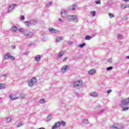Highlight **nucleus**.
I'll return each mask as SVG.
<instances>
[{
	"label": "nucleus",
	"instance_id": "12",
	"mask_svg": "<svg viewBox=\"0 0 129 129\" xmlns=\"http://www.w3.org/2000/svg\"><path fill=\"white\" fill-rule=\"evenodd\" d=\"M77 7V5H76V3L73 4L72 6H70L69 7V9L70 11H75V9Z\"/></svg>",
	"mask_w": 129,
	"mask_h": 129
},
{
	"label": "nucleus",
	"instance_id": "15",
	"mask_svg": "<svg viewBox=\"0 0 129 129\" xmlns=\"http://www.w3.org/2000/svg\"><path fill=\"white\" fill-rule=\"evenodd\" d=\"M66 11L62 10L61 12V15L62 18H66Z\"/></svg>",
	"mask_w": 129,
	"mask_h": 129
},
{
	"label": "nucleus",
	"instance_id": "23",
	"mask_svg": "<svg viewBox=\"0 0 129 129\" xmlns=\"http://www.w3.org/2000/svg\"><path fill=\"white\" fill-rule=\"evenodd\" d=\"M63 54L64 52L63 51H61L58 53V58H60V57H62V56H63Z\"/></svg>",
	"mask_w": 129,
	"mask_h": 129
},
{
	"label": "nucleus",
	"instance_id": "41",
	"mask_svg": "<svg viewBox=\"0 0 129 129\" xmlns=\"http://www.w3.org/2000/svg\"><path fill=\"white\" fill-rule=\"evenodd\" d=\"M107 62H108L109 63H112V59H111V58H109L107 60Z\"/></svg>",
	"mask_w": 129,
	"mask_h": 129
},
{
	"label": "nucleus",
	"instance_id": "47",
	"mask_svg": "<svg viewBox=\"0 0 129 129\" xmlns=\"http://www.w3.org/2000/svg\"><path fill=\"white\" fill-rule=\"evenodd\" d=\"M11 48H12V49H16V46L15 45H12Z\"/></svg>",
	"mask_w": 129,
	"mask_h": 129
},
{
	"label": "nucleus",
	"instance_id": "31",
	"mask_svg": "<svg viewBox=\"0 0 129 129\" xmlns=\"http://www.w3.org/2000/svg\"><path fill=\"white\" fill-rule=\"evenodd\" d=\"M109 17L110 18V19H112V18H114V15L111 13H109Z\"/></svg>",
	"mask_w": 129,
	"mask_h": 129
},
{
	"label": "nucleus",
	"instance_id": "2",
	"mask_svg": "<svg viewBox=\"0 0 129 129\" xmlns=\"http://www.w3.org/2000/svg\"><path fill=\"white\" fill-rule=\"evenodd\" d=\"M69 21H72L73 23H78V17L76 15H70L68 17Z\"/></svg>",
	"mask_w": 129,
	"mask_h": 129
},
{
	"label": "nucleus",
	"instance_id": "25",
	"mask_svg": "<svg viewBox=\"0 0 129 129\" xmlns=\"http://www.w3.org/2000/svg\"><path fill=\"white\" fill-rule=\"evenodd\" d=\"M10 98H11V99H12V100H15V99H18V98H19V97H16V98L14 97L13 95H11L10 96Z\"/></svg>",
	"mask_w": 129,
	"mask_h": 129
},
{
	"label": "nucleus",
	"instance_id": "48",
	"mask_svg": "<svg viewBox=\"0 0 129 129\" xmlns=\"http://www.w3.org/2000/svg\"><path fill=\"white\" fill-rule=\"evenodd\" d=\"M58 21L60 22V23H63V21L61 19H58Z\"/></svg>",
	"mask_w": 129,
	"mask_h": 129
},
{
	"label": "nucleus",
	"instance_id": "45",
	"mask_svg": "<svg viewBox=\"0 0 129 129\" xmlns=\"http://www.w3.org/2000/svg\"><path fill=\"white\" fill-rule=\"evenodd\" d=\"M29 54V52H25L23 53V55H28Z\"/></svg>",
	"mask_w": 129,
	"mask_h": 129
},
{
	"label": "nucleus",
	"instance_id": "1",
	"mask_svg": "<svg viewBox=\"0 0 129 129\" xmlns=\"http://www.w3.org/2000/svg\"><path fill=\"white\" fill-rule=\"evenodd\" d=\"M25 24L26 27H30L33 26V25H37V24H38V20H34L30 21H25Z\"/></svg>",
	"mask_w": 129,
	"mask_h": 129
},
{
	"label": "nucleus",
	"instance_id": "5",
	"mask_svg": "<svg viewBox=\"0 0 129 129\" xmlns=\"http://www.w3.org/2000/svg\"><path fill=\"white\" fill-rule=\"evenodd\" d=\"M129 103V98L126 99H122L121 100V106L123 107V106H126Z\"/></svg>",
	"mask_w": 129,
	"mask_h": 129
},
{
	"label": "nucleus",
	"instance_id": "39",
	"mask_svg": "<svg viewBox=\"0 0 129 129\" xmlns=\"http://www.w3.org/2000/svg\"><path fill=\"white\" fill-rule=\"evenodd\" d=\"M10 59H11V60H12L13 61H14V60H15V57H14L13 56L10 55Z\"/></svg>",
	"mask_w": 129,
	"mask_h": 129
},
{
	"label": "nucleus",
	"instance_id": "29",
	"mask_svg": "<svg viewBox=\"0 0 129 129\" xmlns=\"http://www.w3.org/2000/svg\"><path fill=\"white\" fill-rule=\"evenodd\" d=\"M85 45H86V43H83L79 45V47L80 48H83V47H84V46H85Z\"/></svg>",
	"mask_w": 129,
	"mask_h": 129
},
{
	"label": "nucleus",
	"instance_id": "34",
	"mask_svg": "<svg viewBox=\"0 0 129 129\" xmlns=\"http://www.w3.org/2000/svg\"><path fill=\"white\" fill-rule=\"evenodd\" d=\"M121 9H122V10H124V9H125V5L121 4Z\"/></svg>",
	"mask_w": 129,
	"mask_h": 129
},
{
	"label": "nucleus",
	"instance_id": "3",
	"mask_svg": "<svg viewBox=\"0 0 129 129\" xmlns=\"http://www.w3.org/2000/svg\"><path fill=\"white\" fill-rule=\"evenodd\" d=\"M61 124V125H63V126H64V125H66V123H65V122L63 121H61V122L60 121H58L55 123L54 125L52 126V129L58 128V127H60Z\"/></svg>",
	"mask_w": 129,
	"mask_h": 129
},
{
	"label": "nucleus",
	"instance_id": "19",
	"mask_svg": "<svg viewBox=\"0 0 129 129\" xmlns=\"http://www.w3.org/2000/svg\"><path fill=\"white\" fill-rule=\"evenodd\" d=\"M117 37L119 40H121V39H123V36L119 33L117 34Z\"/></svg>",
	"mask_w": 129,
	"mask_h": 129
},
{
	"label": "nucleus",
	"instance_id": "16",
	"mask_svg": "<svg viewBox=\"0 0 129 129\" xmlns=\"http://www.w3.org/2000/svg\"><path fill=\"white\" fill-rule=\"evenodd\" d=\"M64 37L63 36L61 37H57L56 38V42H61V41H62V40H63Z\"/></svg>",
	"mask_w": 129,
	"mask_h": 129
},
{
	"label": "nucleus",
	"instance_id": "11",
	"mask_svg": "<svg viewBox=\"0 0 129 129\" xmlns=\"http://www.w3.org/2000/svg\"><path fill=\"white\" fill-rule=\"evenodd\" d=\"M49 31L51 33H53V34H56V33H58L59 32V30L57 29H54V28L50 27L49 28Z\"/></svg>",
	"mask_w": 129,
	"mask_h": 129
},
{
	"label": "nucleus",
	"instance_id": "54",
	"mask_svg": "<svg viewBox=\"0 0 129 129\" xmlns=\"http://www.w3.org/2000/svg\"><path fill=\"white\" fill-rule=\"evenodd\" d=\"M126 59H129V55L126 56Z\"/></svg>",
	"mask_w": 129,
	"mask_h": 129
},
{
	"label": "nucleus",
	"instance_id": "49",
	"mask_svg": "<svg viewBox=\"0 0 129 129\" xmlns=\"http://www.w3.org/2000/svg\"><path fill=\"white\" fill-rule=\"evenodd\" d=\"M68 58L67 57H65L63 59V62H65L66 61V60H67Z\"/></svg>",
	"mask_w": 129,
	"mask_h": 129
},
{
	"label": "nucleus",
	"instance_id": "38",
	"mask_svg": "<svg viewBox=\"0 0 129 129\" xmlns=\"http://www.w3.org/2000/svg\"><path fill=\"white\" fill-rule=\"evenodd\" d=\"M20 20H21L22 21H24V20H25V16L22 15L21 16Z\"/></svg>",
	"mask_w": 129,
	"mask_h": 129
},
{
	"label": "nucleus",
	"instance_id": "4",
	"mask_svg": "<svg viewBox=\"0 0 129 129\" xmlns=\"http://www.w3.org/2000/svg\"><path fill=\"white\" fill-rule=\"evenodd\" d=\"M23 34L24 35L25 37H26V38H32V37H33V32L27 29L24 30Z\"/></svg>",
	"mask_w": 129,
	"mask_h": 129
},
{
	"label": "nucleus",
	"instance_id": "44",
	"mask_svg": "<svg viewBox=\"0 0 129 129\" xmlns=\"http://www.w3.org/2000/svg\"><path fill=\"white\" fill-rule=\"evenodd\" d=\"M73 44V42L72 41H70L68 42V45H72Z\"/></svg>",
	"mask_w": 129,
	"mask_h": 129
},
{
	"label": "nucleus",
	"instance_id": "37",
	"mask_svg": "<svg viewBox=\"0 0 129 129\" xmlns=\"http://www.w3.org/2000/svg\"><path fill=\"white\" fill-rule=\"evenodd\" d=\"M23 125V124L22 123H19L17 125V127H20Z\"/></svg>",
	"mask_w": 129,
	"mask_h": 129
},
{
	"label": "nucleus",
	"instance_id": "8",
	"mask_svg": "<svg viewBox=\"0 0 129 129\" xmlns=\"http://www.w3.org/2000/svg\"><path fill=\"white\" fill-rule=\"evenodd\" d=\"M113 128L116 129H123V125L122 124L118 123L116 125H113L112 126Z\"/></svg>",
	"mask_w": 129,
	"mask_h": 129
},
{
	"label": "nucleus",
	"instance_id": "20",
	"mask_svg": "<svg viewBox=\"0 0 129 129\" xmlns=\"http://www.w3.org/2000/svg\"><path fill=\"white\" fill-rule=\"evenodd\" d=\"M83 122L84 124L87 125L89 123V121H88V119H84L83 120Z\"/></svg>",
	"mask_w": 129,
	"mask_h": 129
},
{
	"label": "nucleus",
	"instance_id": "24",
	"mask_svg": "<svg viewBox=\"0 0 129 129\" xmlns=\"http://www.w3.org/2000/svg\"><path fill=\"white\" fill-rule=\"evenodd\" d=\"M40 103H41L42 104H44V103H46V100L44 99H41L39 101Z\"/></svg>",
	"mask_w": 129,
	"mask_h": 129
},
{
	"label": "nucleus",
	"instance_id": "35",
	"mask_svg": "<svg viewBox=\"0 0 129 129\" xmlns=\"http://www.w3.org/2000/svg\"><path fill=\"white\" fill-rule=\"evenodd\" d=\"M96 5H100L101 4V2H100V0H98L97 1H95Z\"/></svg>",
	"mask_w": 129,
	"mask_h": 129
},
{
	"label": "nucleus",
	"instance_id": "51",
	"mask_svg": "<svg viewBox=\"0 0 129 129\" xmlns=\"http://www.w3.org/2000/svg\"><path fill=\"white\" fill-rule=\"evenodd\" d=\"M123 2H125V3H128L129 0H123Z\"/></svg>",
	"mask_w": 129,
	"mask_h": 129
},
{
	"label": "nucleus",
	"instance_id": "46",
	"mask_svg": "<svg viewBox=\"0 0 129 129\" xmlns=\"http://www.w3.org/2000/svg\"><path fill=\"white\" fill-rule=\"evenodd\" d=\"M129 9V5L127 4L126 5H125V9Z\"/></svg>",
	"mask_w": 129,
	"mask_h": 129
},
{
	"label": "nucleus",
	"instance_id": "28",
	"mask_svg": "<svg viewBox=\"0 0 129 129\" xmlns=\"http://www.w3.org/2000/svg\"><path fill=\"white\" fill-rule=\"evenodd\" d=\"M26 29H24V28H20L18 30V31L19 32H20L21 33H23V34H24V32H25V30Z\"/></svg>",
	"mask_w": 129,
	"mask_h": 129
},
{
	"label": "nucleus",
	"instance_id": "32",
	"mask_svg": "<svg viewBox=\"0 0 129 129\" xmlns=\"http://www.w3.org/2000/svg\"><path fill=\"white\" fill-rule=\"evenodd\" d=\"M107 71H110V70H112V67H109L106 68Z\"/></svg>",
	"mask_w": 129,
	"mask_h": 129
},
{
	"label": "nucleus",
	"instance_id": "40",
	"mask_svg": "<svg viewBox=\"0 0 129 129\" xmlns=\"http://www.w3.org/2000/svg\"><path fill=\"white\" fill-rule=\"evenodd\" d=\"M51 115H49L48 117H47V121H49V120H51Z\"/></svg>",
	"mask_w": 129,
	"mask_h": 129
},
{
	"label": "nucleus",
	"instance_id": "9",
	"mask_svg": "<svg viewBox=\"0 0 129 129\" xmlns=\"http://www.w3.org/2000/svg\"><path fill=\"white\" fill-rule=\"evenodd\" d=\"M69 70V66H63L61 68V72L62 73H65V72L68 71Z\"/></svg>",
	"mask_w": 129,
	"mask_h": 129
},
{
	"label": "nucleus",
	"instance_id": "36",
	"mask_svg": "<svg viewBox=\"0 0 129 129\" xmlns=\"http://www.w3.org/2000/svg\"><path fill=\"white\" fill-rule=\"evenodd\" d=\"M91 14L92 15L93 17H95V14H96V12L95 11H92L91 12Z\"/></svg>",
	"mask_w": 129,
	"mask_h": 129
},
{
	"label": "nucleus",
	"instance_id": "18",
	"mask_svg": "<svg viewBox=\"0 0 129 129\" xmlns=\"http://www.w3.org/2000/svg\"><path fill=\"white\" fill-rule=\"evenodd\" d=\"M18 30V29L17 26H13L11 28V31H12V32H17Z\"/></svg>",
	"mask_w": 129,
	"mask_h": 129
},
{
	"label": "nucleus",
	"instance_id": "53",
	"mask_svg": "<svg viewBox=\"0 0 129 129\" xmlns=\"http://www.w3.org/2000/svg\"><path fill=\"white\" fill-rule=\"evenodd\" d=\"M126 19H127V18L126 17V16H124L123 19L126 20Z\"/></svg>",
	"mask_w": 129,
	"mask_h": 129
},
{
	"label": "nucleus",
	"instance_id": "52",
	"mask_svg": "<svg viewBox=\"0 0 129 129\" xmlns=\"http://www.w3.org/2000/svg\"><path fill=\"white\" fill-rule=\"evenodd\" d=\"M7 76H8V74H5V75H4L3 76V77H7Z\"/></svg>",
	"mask_w": 129,
	"mask_h": 129
},
{
	"label": "nucleus",
	"instance_id": "21",
	"mask_svg": "<svg viewBox=\"0 0 129 129\" xmlns=\"http://www.w3.org/2000/svg\"><path fill=\"white\" fill-rule=\"evenodd\" d=\"M91 39H92V37L90 35H87L85 37V39L88 40H91Z\"/></svg>",
	"mask_w": 129,
	"mask_h": 129
},
{
	"label": "nucleus",
	"instance_id": "33",
	"mask_svg": "<svg viewBox=\"0 0 129 129\" xmlns=\"http://www.w3.org/2000/svg\"><path fill=\"white\" fill-rule=\"evenodd\" d=\"M122 110L123 111H126V110H128V107H123L122 108Z\"/></svg>",
	"mask_w": 129,
	"mask_h": 129
},
{
	"label": "nucleus",
	"instance_id": "10",
	"mask_svg": "<svg viewBox=\"0 0 129 129\" xmlns=\"http://www.w3.org/2000/svg\"><path fill=\"white\" fill-rule=\"evenodd\" d=\"M15 7H17V4H11L9 8H8V13H11L14 9H15Z\"/></svg>",
	"mask_w": 129,
	"mask_h": 129
},
{
	"label": "nucleus",
	"instance_id": "6",
	"mask_svg": "<svg viewBox=\"0 0 129 129\" xmlns=\"http://www.w3.org/2000/svg\"><path fill=\"white\" fill-rule=\"evenodd\" d=\"M37 82V79L36 78H32L31 80L28 81V85L30 87H33L34 84Z\"/></svg>",
	"mask_w": 129,
	"mask_h": 129
},
{
	"label": "nucleus",
	"instance_id": "50",
	"mask_svg": "<svg viewBox=\"0 0 129 129\" xmlns=\"http://www.w3.org/2000/svg\"><path fill=\"white\" fill-rule=\"evenodd\" d=\"M42 41H43V42H46V38H43L42 39Z\"/></svg>",
	"mask_w": 129,
	"mask_h": 129
},
{
	"label": "nucleus",
	"instance_id": "42",
	"mask_svg": "<svg viewBox=\"0 0 129 129\" xmlns=\"http://www.w3.org/2000/svg\"><path fill=\"white\" fill-rule=\"evenodd\" d=\"M112 92V90H108L107 91V93H108V94H109V93H111Z\"/></svg>",
	"mask_w": 129,
	"mask_h": 129
},
{
	"label": "nucleus",
	"instance_id": "55",
	"mask_svg": "<svg viewBox=\"0 0 129 129\" xmlns=\"http://www.w3.org/2000/svg\"><path fill=\"white\" fill-rule=\"evenodd\" d=\"M103 111H104V110H102L101 111V112H103Z\"/></svg>",
	"mask_w": 129,
	"mask_h": 129
},
{
	"label": "nucleus",
	"instance_id": "57",
	"mask_svg": "<svg viewBox=\"0 0 129 129\" xmlns=\"http://www.w3.org/2000/svg\"><path fill=\"white\" fill-rule=\"evenodd\" d=\"M2 99V98H0V99Z\"/></svg>",
	"mask_w": 129,
	"mask_h": 129
},
{
	"label": "nucleus",
	"instance_id": "7",
	"mask_svg": "<svg viewBox=\"0 0 129 129\" xmlns=\"http://www.w3.org/2000/svg\"><path fill=\"white\" fill-rule=\"evenodd\" d=\"M83 85V82L82 80L77 81L74 82L73 86L74 87H80Z\"/></svg>",
	"mask_w": 129,
	"mask_h": 129
},
{
	"label": "nucleus",
	"instance_id": "14",
	"mask_svg": "<svg viewBox=\"0 0 129 129\" xmlns=\"http://www.w3.org/2000/svg\"><path fill=\"white\" fill-rule=\"evenodd\" d=\"M96 71L94 69H91L88 72V74H90V75H93V74H95V73Z\"/></svg>",
	"mask_w": 129,
	"mask_h": 129
},
{
	"label": "nucleus",
	"instance_id": "17",
	"mask_svg": "<svg viewBox=\"0 0 129 129\" xmlns=\"http://www.w3.org/2000/svg\"><path fill=\"white\" fill-rule=\"evenodd\" d=\"M35 61H37V62L41 61V56L39 55H36L35 57Z\"/></svg>",
	"mask_w": 129,
	"mask_h": 129
},
{
	"label": "nucleus",
	"instance_id": "43",
	"mask_svg": "<svg viewBox=\"0 0 129 129\" xmlns=\"http://www.w3.org/2000/svg\"><path fill=\"white\" fill-rule=\"evenodd\" d=\"M25 96H25L24 94H22V95L20 96V98L24 99V98H25Z\"/></svg>",
	"mask_w": 129,
	"mask_h": 129
},
{
	"label": "nucleus",
	"instance_id": "26",
	"mask_svg": "<svg viewBox=\"0 0 129 129\" xmlns=\"http://www.w3.org/2000/svg\"><path fill=\"white\" fill-rule=\"evenodd\" d=\"M6 122H7V123L11 122V121H12V118H11V117H8V118L6 119Z\"/></svg>",
	"mask_w": 129,
	"mask_h": 129
},
{
	"label": "nucleus",
	"instance_id": "27",
	"mask_svg": "<svg viewBox=\"0 0 129 129\" xmlns=\"http://www.w3.org/2000/svg\"><path fill=\"white\" fill-rule=\"evenodd\" d=\"M5 85L6 84H0V89H4Z\"/></svg>",
	"mask_w": 129,
	"mask_h": 129
},
{
	"label": "nucleus",
	"instance_id": "56",
	"mask_svg": "<svg viewBox=\"0 0 129 129\" xmlns=\"http://www.w3.org/2000/svg\"><path fill=\"white\" fill-rule=\"evenodd\" d=\"M66 1H67V2H68L69 0H66Z\"/></svg>",
	"mask_w": 129,
	"mask_h": 129
},
{
	"label": "nucleus",
	"instance_id": "30",
	"mask_svg": "<svg viewBox=\"0 0 129 129\" xmlns=\"http://www.w3.org/2000/svg\"><path fill=\"white\" fill-rule=\"evenodd\" d=\"M53 5V3L52 2H49L48 3H47V4H46V6H47V7H51V6Z\"/></svg>",
	"mask_w": 129,
	"mask_h": 129
},
{
	"label": "nucleus",
	"instance_id": "22",
	"mask_svg": "<svg viewBox=\"0 0 129 129\" xmlns=\"http://www.w3.org/2000/svg\"><path fill=\"white\" fill-rule=\"evenodd\" d=\"M11 57V55H10V54H6L5 56H4V57L5 58V59H10Z\"/></svg>",
	"mask_w": 129,
	"mask_h": 129
},
{
	"label": "nucleus",
	"instance_id": "13",
	"mask_svg": "<svg viewBox=\"0 0 129 129\" xmlns=\"http://www.w3.org/2000/svg\"><path fill=\"white\" fill-rule=\"evenodd\" d=\"M90 95L92 96V97H97L98 94L96 92H93L90 94Z\"/></svg>",
	"mask_w": 129,
	"mask_h": 129
}]
</instances>
